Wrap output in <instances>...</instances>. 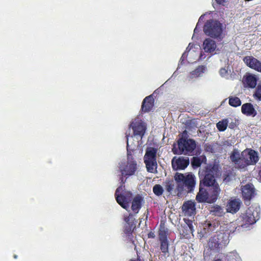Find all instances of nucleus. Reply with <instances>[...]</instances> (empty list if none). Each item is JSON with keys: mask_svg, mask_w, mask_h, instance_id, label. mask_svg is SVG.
Segmentation results:
<instances>
[{"mask_svg": "<svg viewBox=\"0 0 261 261\" xmlns=\"http://www.w3.org/2000/svg\"><path fill=\"white\" fill-rule=\"evenodd\" d=\"M119 172L121 173L119 177L120 186L115 191V196L117 203L123 208L128 211L129 207V202L132 200V193L130 191H124V184L126 179L135 174L137 170V162L131 154H127V161L119 164Z\"/></svg>", "mask_w": 261, "mask_h": 261, "instance_id": "nucleus-1", "label": "nucleus"}, {"mask_svg": "<svg viewBox=\"0 0 261 261\" xmlns=\"http://www.w3.org/2000/svg\"><path fill=\"white\" fill-rule=\"evenodd\" d=\"M260 215V207L258 206H251L249 207L242 214L240 217V225L236 228L238 229L240 227L247 228L251 225L254 224L259 219Z\"/></svg>", "mask_w": 261, "mask_h": 261, "instance_id": "nucleus-2", "label": "nucleus"}, {"mask_svg": "<svg viewBox=\"0 0 261 261\" xmlns=\"http://www.w3.org/2000/svg\"><path fill=\"white\" fill-rule=\"evenodd\" d=\"M178 149H173V152L175 154L192 155L194 150L196 147V142L192 139H186L180 138L177 141Z\"/></svg>", "mask_w": 261, "mask_h": 261, "instance_id": "nucleus-3", "label": "nucleus"}, {"mask_svg": "<svg viewBox=\"0 0 261 261\" xmlns=\"http://www.w3.org/2000/svg\"><path fill=\"white\" fill-rule=\"evenodd\" d=\"M157 149L154 147H147L144 156V162L148 172L156 173L158 166L156 161Z\"/></svg>", "mask_w": 261, "mask_h": 261, "instance_id": "nucleus-4", "label": "nucleus"}, {"mask_svg": "<svg viewBox=\"0 0 261 261\" xmlns=\"http://www.w3.org/2000/svg\"><path fill=\"white\" fill-rule=\"evenodd\" d=\"M203 31L208 36L217 38L221 35L222 32L221 24L216 20H208L204 25Z\"/></svg>", "mask_w": 261, "mask_h": 261, "instance_id": "nucleus-5", "label": "nucleus"}, {"mask_svg": "<svg viewBox=\"0 0 261 261\" xmlns=\"http://www.w3.org/2000/svg\"><path fill=\"white\" fill-rule=\"evenodd\" d=\"M175 180L179 184H182L189 192H192L195 186V176L192 174L185 175L182 173L177 172L174 175Z\"/></svg>", "mask_w": 261, "mask_h": 261, "instance_id": "nucleus-6", "label": "nucleus"}, {"mask_svg": "<svg viewBox=\"0 0 261 261\" xmlns=\"http://www.w3.org/2000/svg\"><path fill=\"white\" fill-rule=\"evenodd\" d=\"M158 233L159 240L160 242V249L163 253L166 254L169 252V242L168 241L169 233L168 229L165 226L164 223L161 222Z\"/></svg>", "mask_w": 261, "mask_h": 261, "instance_id": "nucleus-7", "label": "nucleus"}, {"mask_svg": "<svg viewBox=\"0 0 261 261\" xmlns=\"http://www.w3.org/2000/svg\"><path fill=\"white\" fill-rule=\"evenodd\" d=\"M203 172L204 174L200 176V187H209L215 185V184H218L216 181L214 171L212 169L206 168V169L203 171Z\"/></svg>", "mask_w": 261, "mask_h": 261, "instance_id": "nucleus-8", "label": "nucleus"}, {"mask_svg": "<svg viewBox=\"0 0 261 261\" xmlns=\"http://www.w3.org/2000/svg\"><path fill=\"white\" fill-rule=\"evenodd\" d=\"M200 51V48L199 46H194L190 43L186 51L182 54L181 59L183 61L185 59L188 58L189 62L199 60L201 58L199 56Z\"/></svg>", "mask_w": 261, "mask_h": 261, "instance_id": "nucleus-9", "label": "nucleus"}, {"mask_svg": "<svg viewBox=\"0 0 261 261\" xmlns=\"http://www.w3.org/2000/svg\"><path fill=\"white\" fill-rule=\"evenodd\" d=\"M230 159L237 168L244 169L248 166L244 156L237 149H234L231 152Z\"/></svg>", "mask_w": 261, "mask_h": 261, "instance_id": "nucleus-10", "label": "nucleus"}, {"mask_svg": "<svg viewBox=\"0 0 261 261\" xmlns=\"http://www.w3.org/2000/svg\"><path fill=\"white\" fill-rule=\"evenodd\" d=\"M242 155L244 156L248 166L255 165L259 160L257 152L252 149L244 150L242 152Z\"/></svg>", "mask_w": 261, "mask_h": 261, "instance_id": "nucleus-11", "label": "nucleus"}, {"mask_svg": "<svg viewBox=\"0 0 261 261\" xmlns=\"http://www.w3.org/2000/svg\"><path fill=\"white\" fill-rule=\"evenodd\" d=\"M207 194L208 197V203H213L218 199L221 192V189L218 184L208 187Z\"/></svg>", "mask_w": 261, "mask_h": 261, "instance_id": "nucleus-12", "label": "nucleus"}, {"mask_svg": "<svg viewBox=\"0 0 261 261\" xmlns=\"http://www.w3.org/2000/svg\"><path fill=\"white\" fill-rule=\"evenodd\" d=\"M242 194L245 202L250 201L255 195L254 186L252 184H247L242 187Z\"/></svg>", "mask_w": 261, "mask_h": 261, "instance_id": "nucleus-13", "label": "nucleus"}, {"mask_svg": "<svg viewBox=\"0 0 261 261\" xmlns=\"http://www.w3.org/2000/svg\"><path fill=\"white\" fill-rule=\"evenodd\" d=\"M181 209L185 216H192L196 213L195 203L191 200L185 201L182 205Z\"/></svg>", "mask_w": 261, "mask_h": 261, "instance_id": "nucleus-14", "label": "nucleus"}, {"mask_svg": "<svg viewBox=\"0 0 261 261\" xmlns=\"http://www.w3.org/2000/svg\"><path fill=\"white\" fill-rule=\"evenodd\" d=\"M243 61L248 67L261 72V62L252 56L244 58Z\"/></svg>", "mask_w": 261, "mask_h": 261, "instance_id": "nucleus-15", "label": "nucleus"}, {"mask_svg": "<svg viewBox=\"0 0 261 261\" xmlns=\"http://www.w3.org/2000/svg\"><path fill=\"white\" fill-rule=\"evenodd\" d=\"M132 206L131 209L134 215L138 214L141 209L142 203L144 201V198L140 195L137 194L133 198H132Z\"/></svg>", "mask_w": 261, "mask_h": 261, "instance_id": "nucleus-16", "label": "nucleus"}, {"mask_svg": "<svg viewBox=\"0 0 261 261\" xmlns=\"http://www.w3.org/2000/svg\"><path fill=\"white\" fill-rule=\"evenodd\" d=\"M130 126L133 130L134 136H138L142 138L146 129L145 124L142 122H133Z\"/></svg>", "mask_w": 261, "mask_h": 261, "instance_id": "nucleus-17", "label": "nucleus"}, {"mask_svg": "<svg viewBox=\"0 0 261 261\" xmlns=\"http://www.w3.org/2000/svg\"><path fill=\"white\" fill-rule=\"evenodd\" d=\"M154 99L152 95L146 96L143 100L141 111L144 113H147L150 111L154 106Z\"/></svg>", "mask_w": 261, "mask_h": 261, "instance_id": "nucleus-18", "label": "nucleus"}, {"mask_svg": "<svg viewBox=\"0 0 261 261\" xmlns=\"http://www.w3.org/2000/svg\"><path fill=\"white\" fill-rule=\"evenodd\" d=\"M189 164V160L188 159L184 158H178L174 162L172 161V166L173 169L175 170H184Z\"/></svg>", "mask_w": 261, "mask_h": 261, "instance_id": "nucleus-19", "label": "nucleus"}, {"mask_svg": "<svg viewBox=\"0 0 261 261\" xmlns=\"http://www.w3.org/2000/svg\"><path fill=\"white\" fill-rule=\"evenodd\" d=\"M241 111L243 114L247 116L255 117L257 114L256 110L251 103L243 104L241 107Z\"/></svg>", "mask_w": 261, "mask_h": 261, "instance_id": "nucleus-20", "label": "nucleus"}, {"mask_svg": "<svg viewBox=\"0 0 261 261\" xmlns=\"http://www.w3.org/2000/svg\"><path fill=\"white\" fill-rule=\"evenodd\" d=\"M217 47L216 42L213 40L206 39L203 43V48L205 52L212 53L214 52Z\"/></svg>", "mask_w": 261, "mask_h": 261, "instance_id": "nucleus-21", "label": "nucleus"}, {"mask_svg": "<svg viewBox=\"0 0 261 261\" xmlns=\"http://www.w3.org/2000/svg\"><path fill=\"white\" fill-rule=\"evenodd\" d=\"M241 202L239 199H232L229 201L227 204V210L228 212L236 213L240 208Z\"/></svg>", "mask_w": 261, "mask_h": 261, "instance_id": "nucleus-22", "label": "nucleus"}, {"mask_svg": "<svg viewBox=\"0 0 261 261\" xmlns=\"http://www.w3.org/2000/svg\"><path fill=\"white\" fill-rule=\"evenodd\" d=\"M196 199L198 202H207L208 201L207 192L203 187H199V191L197 193Z\"/></svg>", "mask_w": 261, "mask_h": 261, "instance_id": "nucleus-23", "label": "nucleus"}, {"mask_svg": "<svg viewBox=\"0 0 261 261\" xmlns=\"http://www.w3.org/2000/svg\"><path fill=\"white\" fill-rule=\"evenodd\" d=\"M208 245L211 250L218 252L220 248L221 244L219 242L218 237L214 236L211 237L209 240Z\"/></svg>", "mask_w": 261, "mask_h": 261, "instance_id": "nucleus-24", "label": "nucleus"}, {"mask_svg": "<svg viewBox=\"0 0 261 261\" xmlns=\"http://www.w3.org/2000/svg\"><path fill=\"white\" fill-rule=\"evenodd\" d=\"M210 213L213 216L219 217L223 216L225 214L223 208L218 205L211 206L210 209Z\"/></svg>", "mask_w": 261, "mask_h": 261, "instance_id": "nucleus-25", "label": "nucleus"}, {"mask_svg": "<svg viewBox=\"0 0 261 261\" xmlns=\"http://www.w3.org/2000/svg\"><path fill=\"white\" fill-rule=\"evenodd\" d=\"M206 71V67L205 66H199L194 70L191 72L192 77H197L201 76Z\"/></svg>", "mask_w": 261, "mask_h": 261, "instance_id": "nucleus-26", "label": "nucleus"}, {"mask_svg": "<svg viewBox=\"0 0 261 261\" xmlns=\"http://www.w3.org/2000/svg\"><path fill=\"white\" fill-rule=\"evenodd\" d=\"M184 221L187 224V226H184V227H186L188 228V232L186 234L183 233V237L188 238L191 233H193L194 231V227L193 226V222L192 221L189 219H184Z\"/></svg>", "mask_w": 261, "mask_h": 261, "instance_id": "nucleus-27", "label": "nucleus"}, {"mask_svg": "<svg viewBox=\"0 0 261 261\" xmlns=\"http://www.w3.org/2000/svg\"><path fill=\"white\" fill-rule=\"evenodd\" d=\"M135 227V224H126L124 227V233L128 236V239L133 241V236L132 232Z\"/></svg>", "mask_w": 261, "mask_h": 261, "instance_id": "nucleus-28", "label": "nucleus"}, {"mask_svg": "<svg viewBox=\"0 0 261 261\" xmlns=\"http://www.w3.org/2000/svg\"><path fill=\"white\" fill-rule=\"evenodd\" d=\"M229 104L232 107H237L241 106V101L238 97H230L229 98Z\"/></svg>", "mask_w": 261, "mask_h": 261, "instance_id": "nucleus-29", "label": "nucleus"}, {"mask_svg": "<svg viewBox=\"0 0 261 261\" xmlns=\"http://www.w3.org/2000/svg\"><path fill=\"white\" fill-rule=\"evenodd\" d=\"M257 76L250 73H246L243 76V82H257Z\"/></svg>", "mask_w": 261, "mask_h": 261, "instance_id": "nucleus-30", "label": "nucleus"}, {"mask_svg": "<svg viewBox=\"0 0 261 261\" xmlns=\"http://www.w3.org/2000/svg\"><path fill=\"white\" fill-rule=\"evenodd\" d=\"M153 193L158 196L162 195L164 192V189L161 185L159 184L155 185L152 189Z\"/></svg>", "mask_w": 261, "mask_h": 261, "instance_id": "nucleus-31", "label": "nucleus"}, {"mask_svg": "<svg viewBox=\"0 0 261 261\" xmlns=\"http://www.w3.org/2000/svg\"><path fill=\"white\" fill-rule=\"evenodd\" d=\"M202 161L199 157L194 156L191 160V165L194 168L200 167Z\"/></svg>", "mask_w": 261, "mask_h": 261, "instance_id": "nucleus-32", "label": "nucleus"}, {"mask_svg": "<svg viewBox=\"0 0 261 261\" xmlns=\"http://www.w3.org/2000/svg\"><path fill=\"white\" fill-rule=\"evenodd\" d=\"M227 126V122L226 120L219 121L217 124V127L219 131H224Z\"/></svg>", "mask_w": 261, "mask_h": 261, "instance_id": "nucleus-33", "label": "nucleus"}, {"mask_svg": "<svg viewBox=\"0 0 261 261\" xmlns=\"http://www.w3.org/2000/svg\"><path fill=\"white\" fill-rule=\"evenodd\" d=\"M124 220L126 223V224H134V215L132 214H129L128 216L124 217Z\"/></svg>", "mask_w": 261, "mask_h": 261, "instance_id": "nucleus-34", "label": "nucleus"}, {"mask_svg": "<svg viewBox=\"0 0 261 261\" xmlns=\"http://www.w3.org/2000/svg\"><path fill=\"white\" fill-rule=\"evenodd\" d=\"M174 188V184L173 181H168L166 182L165 185V189L168 192H171Z\"/></svg>", "mask_w": 261, "mask_h": 261, "instance_id": "nucleus-35", "label": "nucleus"}, {"mask_svg": "<svg viewBox=\"0 0 261 261\" xmlns=\"http://www.w3.org/2000/svg\"><path fill=\"white\" fill-rule=\"evenodd\" d=\"M254 96L258 100H261V85H258L254 94Z\"/></svg>", "mask_w": 261, "mask_h": 261, "instance_id": "nucleus-36", "label": "nucleus"}, {"mask_svg": "<svg viewBox=\"0 0 261 261\" xmlns=\"http://www.w3.org/2000/svg\"><path fill=\"white\" fill-rule=\"evenodd\" d=\"M204 150L205 151L211 153L214 152V148L213 146L209 144H205L204 145Z\"/></svg>", "mask_w": 261, "mask_h": 261, "instance_id": "nucleus-37", "label": "nucleus"}, {"mask_svg": "<svg viewBox=\"0 0 261 261\" xmlns=\"http://www.w3.org/2000/svg\"><path fill=\"white\" fill-rule=\"evenodd\" d=\"M219 73L222 77H226L228 75L227 69L225 68H221L219 71Z\"/></svg>", "mask_w": 261, "mask_h": 261, "instance_id": "nucleus-38", "label": "nucleus"}, {"mask_svg": "<svg viewBox=\"0 0 261 261\" xmlns=\"http://www.w3.org/2000/svg\"><path fill=\"white\" fill-rule=\"evenodd\" d=\"M245 84V87H249L253 88L256 87L257 83H243Z\"/></svg>", "mask_w": 261, "mask_h": 261, "instance_id": "nucleus-39", "label": "nucleus"}, {"mask_svg": "<svg viewBox=\"0 0 261 261\" xmlns=\"http://www.w3.org/2000/svg\"><path fill=\"white\" fill-rule=\"evenodd\" d=\"M216 2L220 5H224V4L226 2V0H215Z\"/></svg>", "mask_w": 261, "mask_h": 261, "instance_id": "nucleus-40", "label": "nucleus"}, {"mask_svg": "<svg viewBox=\"0 0 261 261\" xmlns=\"http://www.w3.org/2000/svg\"><path fill=\"white\" fill-rule=\"evenodd\" d=\"M129 261H144V259L143 258H141L138 255L137 258L131 259Z\"/></svg>", "mask_w": 261, "mask_h": 261, "instance_id": "nucleus-41", "label": "nucleus"}, {"mask_svg": "<svg viewBox=\"0 0 261 261\" xmlns=\"http://www.w3.org/2000/svg\"><path fill=\"white\" fill-rule=\"evenodd\" d=\"M181 138H185L186 139H187V138H188V132H187V130H184L183 132Z\"/></svg>", "mask_w": 261, "mask_h": 261, "instance_id": "nucleus-42", "label": "nucleus"}, {"mask_svg": "<svg viewBox=\"0 0 261 261\" xmlns=\"http://www.w3.org/2000/svg\"><path fill=\"white\" fill-rule=\"evenodd\" d=\"M148 238H154L155 237V235L154 233L150 232L148 234Z\"/></svg>", "mask_w": 261, "mask_h": 261, "instance_id": "nucleus-43", "label": "nucleus"}, {"mask_svg": "<svg viewBox=\"0 0 261 261\" xmlns=\"http://www.w3.org/2000/svg\"><path fill=\"white\" fill-rule=\"evenodd\" d=\"M202 17H203V16H201L200 18H199V21H200L201 19H202ZM199 23V21H198V22L197 24V25H196V28L194 29V33H196L197 31H198V27H198V25Z\"/></svg>", "mask_w": 261, "mask_h": 261, "instance_id": "nucleus-44", "label": "nucleus"}, {"mask_svg": "<svg viewBox=\"0 0 261 261\" xmlns=\"http://www.w3.org/2000/svg\"><path fill=\"white\" fill-rule=\"evenodd\" d=\"M187 232H188V228L183 227L182 235L183 236V233L186 234Z\"/></svg>", "mask_w": 261, "mask_h": 261, "instance_id": "nucleus-45", "label": "nucleus"}, {"mask_svg": "<svg viewBox=\"0 0 261 261\" xmlns=\"http://www.w3.org/2000/svg\"><path fill=\"white\" fill-rule=\"evenodd\" d=\"M215 261H222L220 259H217L215 260Z\"/></svg>", "mask_w": 261, "mask_h": 261, "instance_id": "nucleus-46", "label": "nucleus"}, {"mask_svg": "<svg viewBox=\"0 0 261 261\" xmlns=\"http://www.w3.org/2000/svg\"><path fill=\"white\" fill-rule=\"evenodd\" d=\"M14 257L15 258H17V255H14Z\"/></svg>", "mask_w": 261, "mask_h": 261, "instance_id": "nucleus-47", "label": "nucleus"}]
</instances>
